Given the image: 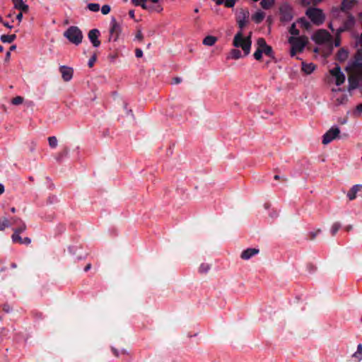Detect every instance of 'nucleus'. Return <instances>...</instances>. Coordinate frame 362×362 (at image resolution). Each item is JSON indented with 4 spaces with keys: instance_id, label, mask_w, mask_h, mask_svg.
<instances>
[{
    "instance_id": "e433bc0d",
    "label": "nucleus",
    "mask_w": 362,
    "mask_h": 362,
    "mask_svg": "<svg viewBox=\"0 0 362 362\" xmlns=\"http://www.w3.org/2000/svg\"><path fill=\"white\" fill-rule=\"evenodd\" d=\"M110 6H108V5H104L102 6V8H101V12L104 15H107L110 13Z\"/></svg>"
},
{
    "instance_id": "de8ad7c7",
    "label": "nucleus",
    "mask_w": 362,
    "mask_h": 362,
    "mask_svg": "<svg viewBox=\"0 0 362 362\" xmlns=\"http://www.w3.org/2000/svg\"><path fill=\"white\" fill-rule=\"evenodd\" d=\"M16 18L17 20L21 22L22 21V18H23V13L21 12L19 13L17 16H16Z\"/></svg>"
},
{
    "instance_id": "4468645a",
    "label": "nucleus",
    "mask_w": 362,
    "mask_h": 362,
    "mask_svg": "<svg viewBox=\"0 0 362 362\" xmlns=\"http://www.w3.org/2000/svg\"><path fill=\"white\" fill-rule=\"evenodd\" d=\"M259 252L258 249L255 248H249L244 250L241 254V258L243 259H249L253 255L257 254Z\"/></svg>"
},
{
    "instance_id": "a211bd4d",
    "label": "nucleus",
    "mask_w": 362,
    "mask_h": 362,
    "mask_svg": "<svg viewBox=\"0 0 362 362\" xmlns=\"http://www.w3.org/2000/svg\"><path fill=\"white\" fill-rule=\"evenodd\" d=\"M315 66L313 63H310V64H306L305 62L302 63V70L306 74H311L315 70Z\"/></svg>"
},
{
    "instance_id": "4be33fe9",
    "label": "nucleus",
    "mask_w": 362,
    "mask_h": 362,
    "mask_svg": "<svg viewBox=\"0 0 362 362\" xmlns=\"http://www.w3.org/2000/svg\"><path fill=\"white\" fill-rule=\"evenodd\" d=\"M352 357L357 359L358 361L362 360V344H359L357 346V351L352 355Z\"/></svg>"
},
{
    "instance_id": "13d9d810",
    "label": "nucleus",
    "mask_w": 362,
    "mask_h": 362,
    "mask_svg": "<svg viewBox=\"0 0 362 362\" xmlns=\"http://www.w3.org/2000/svg\"><path fill=\"white\" fill-rule=\"evenodd\" d=\"M4 26L8 28H11L12 26L11 25H9L8 23H4Z\"/></svg>"
},
{
    "instance_id": "79ce46f5",
    "label": "nucleus",
    "mask_w": 362,
    "mask_h": 362,
    "mask_svg": "<svg viewBox=\"0 0 362 362\" xmlns=\"http://www.w3.org/2000/svg\"><path fill=\"white\" fill-rule=\"evenodd\" d=\"M362 112V103H360L359 105H358L356 107V110H355V113H358V115H360L361 113Z\"/></svg>"
},
{
    "instance_id": "2eb2a0df",
    "label": "nucleus",
    "mask_w": 362,
    "mask_h": 362,
    "mask_svg": "<svg viewBox=\"0 0 362 362\" xmlns=\"http://www.w3.org/2000/svg\"><path fill=\"white\" fill-rule=\"evenodd\" d=\"M362 189V185H356L353 186L347 193V197L349 200H354L356 197V194L360 189Z\"/></svg>"
},
{
    "instance_id": "4c0bfd02",
    "label": "nucleus",
    "mask_w": 362,
    "mask_h": 362,
    "mask_svg": "<svg viewBox=\"0 0 362 362\" xmlns=\"http://www.w3.org/2000/svg\"><path fill=\"white\" fill-rule=\"evenodd\" d=\"M235 0H226L225 6L228 8H232L234 6Z\"/></svg>"
},
{
    "instance_id": "09e8293b",
    "label": "nucleus",
    "mask_w": 362,
    "mask_h": 362,
    "mask_svg": "<svg viewBox=\"0 0 362 362\" xmlns=\"http://www.w3.org/2000/svg\"><path fill=\"white\" fill-rule=\"evenodd\" d=\"M173 81H174L175 83H179L181 82V78L179 77H175L173 78Z\"/></svg>"
},
{
    "instance_id": "774afa93",
    "label": "nucleus",
    "mask_w": 362,
    "mask_h": 362,
    "mask_svg": "<svg viewBox=\"0 0 362 362\" xmlns=\"http://www.w3.org/2000/svg\"><path fill=\"white\" fill-rule=\"evenodd\" d=\"M11 211H12L13 213H14V212L16 211V209H15L14 207L11 208Z\"/></svg>"
},
{
    "instance_id": "052dcab7",
    "label": "nucleus",
    "mask_w": 362,
    "mask_h": 362,
    "mask_svg": "<svg viewBox=\"0 0 362 362\" xmlns=\"http://www.w3.org/2000/svg\"><path fill=\"white\" fill-rule=\"evenodd\" d=\"M156 11L158 12H160L163 11V8L161 6H158Z\"/></svg>"
},
{
    "instance_id": "37998d69",
    "label": "nucleus",
    "mask_w": 362,
    "mask_h": 362,
    "mask_svg": "<svg viewBox=\"0 0 362 362\" xmlns=\"http://www.w3.org/2000/svg\"><path fill=\"white\" fill-rule=\"evenodd\" d=\"M136 38L141 41L144 38L143 34L141 30H138L136 35Z\"/></svg>"
},
{
    "instance_id": "6e6552de",
    "label": "nucleus",
    "mask_w": 362,
    "mask_h": 362,
    "mask_svg": "<svg viewBox=\"0 0 362 362\" xmlns=\"http://www.w3.org/2000/svg\"><path fill=\"white\" fill-rule=\"evenodd\" d=\"M355 22L354 17L351 13L347 14V18L344 21L343 25L337 29L338 34L351 30L354 26Z\"/></svg>"
},
{
    "instance_id": "7ed1b4c3",
    "label": "nucleus",
    "mask_w": 362,
    "mask_h": 362,
    "mask_svg": "<svg viewBox=\"0 0 362 362\" xmlns=\"http://www.w3.org/2000/svg\"><path fill=\"white\" fill-rule=\"evenodd\" d=\"M251 36L250 35L247 37H243L242 32H238L234 37L233 46L235 47H240L243 50L245 55H247L250 52L251 47Z\"/></svg>"
},
{
    "instance_id": "f257e3e1",
    "label": "nucleus",
    "mask_w": 362,
    "mask_h": 362,
    "mask_svg": "<svg viewBox=\"0 0 362 362\" xmlns=\"http://www.w3.org/2000/svg\"><path fill=\"white\" fill-rule=\"evenodd\" d=\"M349 72V90H354L358 88L362 82V51L358 50L354 60L347 67Z\"/></svg>"
},
{
    "instance_id": "c9c22d12",
    "label": "nucleus",
    "mask_w": 362,
    "mask_h": 362,
    "mask_svg": "<svg viewBox=\"0 0 362 362\" xmlns=\"http://www.w3.org/2000/svg\"><path fill=\"white\" fill-rule=\"evenodd\" d=\"M289 32L293 35H298L299 31L296 27V23H293L290 28Z\"/></svg>"
},
{
    "instance_id": "dca6fc26",
    "label": "nucleus",
    "mask_w": 362,
    "mask_h": 362,
    "mask_svg": "<svg viewBox=\"0 0 362 362\" xmlns=\"http://www.w3.org/2000/svg\"><path fill=\"white\" fill-rule=\"evenodd\" d=\"M14 8L21 10L23 12H28V6L25 4L23 0H13Z\"/></svg>"
},
{
    "instance_id": "20e7f679",
    "label": "nucleus",
    "mask_w": 362,
    "mask_h": 362,
    "mask_svg": "<svg viewBox=\"0 0 362 362\" xmlns=\"http://www.w3.org/2000/svg\"><path fill=\"white\" fill-rule=\"evenodd\" d=\"M288 42L291 45V55L293 57L296 53L303 50L308 42V38L304 36L297 37L292 36L289 37Z\"/></svg>"
},
{
    "instance_id": "bf43d9fd",
    "label": "nucleus",
    "mask_w": 362,
    "mask_h": 362,
    "mask_svg": "<svg viewBox=\"0 0 362 362\" xmlns=\"http://www.w3.org/2000/svg\"><path fill=\"white\" fill-rule=\"evenodd\" d=\"M339 11L338 8H335L332 10V15L334 16L335 13H337Z\"/></svg>"
},
{
    "instance_id": "473e14b6",
    "label": "nucleus",
    "mask_w": 362,
    "mask_h": 362,
    "mask_svg": "<svg viewBox=\"0 0 362 362\" xmlns=\"http://www.w3.org/2000/svg\"><path fill=\"white\" fill-rule=\"evenodd\" d=\"M325 19V16L322 9L318 8V25L322 24Z\"/></svg>"
},
{
    "instance_id": "4d7b16f0",
    "label": "nucleus",
    "mask_w": 362,
    "mask_h": 362,
    "mask_svg": "<svg viewBox=\"0 0 362 362\" xmlns=\"http://www.w3.org/2000/svg\"><path fill=\"white\" fill-rule=\"evenodd\" d=\"M302 2H303L305 5H308V4H310L309 0H302Z\"/></svg>"
},
{
    "instance_id": "9d476101",
    "label": "nucleus",
    "mask_w": 362,
    "mask_h": 362,
    "mask_svg": "<svg viewBox=\"0 0 362 362\" xmlns=\"http://www.w3.org/2000/svg\"><path fill=\"white\" fill-rule=\"evenodd\" d=\"M330 73L332 75V76L335 78V83L337 86H340L342 83H344L345 81V76L341 71V69L339 66H336L334 68H333L330 71Z\"/></svg>"
},
{
    "instance_id": "69168bd1",
    "label": "nucleus",
    "mask_w": 362,
    "mask_h": 362,
    "mask_svg": "<svg viewBox=\"0 0 362 362\" xmlns=\"http://www.w3.org/2000/svg\"><path fill=\"white\" fill-rule=\"evenodd\" d=\"M10 55H11L10 52H8L6 53V58H7V59H8V58L10 57Z\"/></svg>"
},
{
    "instance_id": "e2e57ef3",
    "label": "nucleus",
    "mask_w": 362,
    "mask_h": 362,
    "mask_svg": "<svg viewBox=\"0 0 362 362\" xmlns=\"http://www.w3.org/2000/svg\"><path fill=\"white\" fill-rule=\"evenodd\" d=\"M345 98H346V97H345V96H344V97L341 99V100H339V99H337V100H338L340 103H342L343 100H344Z\"/></svg>"
},
{
    "instance_id": "680f3d73",
    "label": "nucleus",
    "mask_w": 362,
    "mask_h": 362,
    "mask_svg": "<svg viewBox=\"0 0 362 362\" xmlns=\"http://www.w3.org/2000/svg\"><path fill=\"white\" fill-rule=\"evenodd\" d=\"M312 38H313V40L317 41V35H316V34H314V35H313Z\"/></svg>"
},
{
    "instance_id": "aec40b11",
    "label": "nucleus",
    "mask_w": 362,
    "mask_h": 362,
    "mask_svg": "<svg viewBox=\"0 0 362 362\" xmlns=\"http://www.w3.org/2000/svg\"><path fill=\"white\" fill-rule=\"evenodd\" d=\"M216 37L208 35L204 38L203 44L206 46H213L216 42Z\"/></svg>"
},
{
    "instance_id": "5701e85b",
    "label": "nucleus",
    "mask_w": 362,
    "mask_h": 362,
    "mask_svg": "<svg viewBox=\"0 0 362 362\" xmlns=\"http://www.w3.org/2000/svg\"><path fill=\"white\" fill-rule=\"evenodd\" d=\"M16 35H3L1 36V40L3 42L11 43L16 39Z\"/></svg>"
},
{
    "instance_id": "a18cd8bd",
    "label": "nucleus",
    "mask_w": 362,
    "mask_h": 362,
    "mask_svg": "<svg viewBox=\"0 0 362 362\" xmlns=\"http://www.w3.org/2000/svg\"><path fill=\"white\" fill-rule=\"evenodd\" d=\"M135 54H136V57H138V58H140L143 56V52L140 49H136Z\"/></svg>"
},
{
    "instance_id": "f8f14e48",
    "label": "nucleus",
    "mask_w": 362,
    "mask_h": 362,
    "mask_svg": "<svg viewBox=\"0 0 362 362\" xmlns=\"http://www.w3.org/2000/svg\"><path fill=\"white\" fill-rule=\"evenodd\" d=\"M59 70L64 81H69L72 78L74 73L72 68L66 66H61L59 67Z\"/></svg>"
},
{
    "instance_id": "412c9836",
    "label": "nucleus",
    "mask_w": 362,
    "mask_h": 362,
    "mask_svg": "<svg viewBox=\"0 0 362 362\" xmlns=\"http://www.w3.org/2000/svg\"><path fill=\"white\" fill-rule=\"evenodd\" d=\"M265 14L264 12L259 11H257L252 16V19L256 23H261L263 19L264 18Z\"/></svg>"
},
{
    "instance_id": "58836bf2",
    "label": "nucleus",
    "mask_w": 362,
    "mask_h": 362,
    "mask_svg": "<svg viewBox=\"0 0 362 362\" xmlns=\"http://www.w3.org/2000/svg\"><path fill=\"white\" fill-rule=\"evenodd\" d=\"M200 272H202V273H205V272H207L209 269V266L208 264H202L201 266H200Z\"/></svg>"
},
{
    "instance_id": "72a5a7b5",
    "label": "nucleus",
    "mask_w": 362,
    "mask_h": 362,
    "mask_svg": "<svg viewBox=\"0 0 362 362\" xmlns=\"http://www.w3.org/2000/svg\"><path fill=\"white\" fill-rule=\"evenodd\" d=\"M88 8L90 11L96 12L99 11L100 6L98 4H89Z\"/></svg>"
},
{
    "instance_id": "2f4dec72",
    "label": "nucleus",
    "mask_w": 362,
    "mask_h": 362,
    "mask_svg": "<svg viewBox=\"0 0 362 362\" xmlns=\"http://www.w3.org/2000/svg\"><path fill=\"white\" fill-rule=\"evenodd\" d=\"M23 98L21 96H16L11 100V103L14 105H18L23 103Z\"/></svg>"
},
{
    "instance_id": "8fccbe9b",
    "label": "nucleus",
    "mask_w": 362,
    "mask_h": 362,
    "mask_svg": "<svg viewBox=\"0 0 362 362\" xmlns=\"http://www.w3.org/2000/svg\"><path fill=\"white\" fill-rule=\"evenodd\" d=\"M129 14L132 18H134V11L133 10L129 11Z\"/></svg>"
},
{
    "instance_id": "3c124183",
    "label": "nucleus",
    "mask_w": 362,
    "mask_h": 362,
    "mask_svg": "<svg viewBox=\"0 0 362 362\" xmlns=\"http://www.w3.org/2000/svg\"><path fill=\"white\" fill-rule=\"evenodd\" d=\"M4 192V187L2 184H0V194H2Z\"/></svg>"
},
{
    "instance_id": "39448f33",
    "label": "nucleus",
    "mask_w": 362,
    "mask_h": 362,
    "mask_svg": "<svg viewBox=\"0 0 362 362\" xmlns=\"http://www.w3.org/2000/svg\"><path fill=\"white\" fill-rule=\"evenodd\" d=\"M64 36L73 44L79 45L83 40V34L76 26H71L64 33Z\"/></svg>"
},
{
    "instance_id": "c756f323",
    "label": "nucleus",
    "mask_w": 362,
    "mask_h": 362,
    "mask_svg": "<svg viewBox=\"0 0 362 362\" xmlns=\"http://www.w3.org/2000/svg\"><path fill=\"white\" fill-rule=\"evenodd\" d=\"M11 238H12L13 242L19 243L21 244H23V239L20 236V233L14 232L11 236Z\"/></svg>"
},
{
    "instance_id": "ddd939ff",
    "label": "nucleus",
    "mask_w": 362,
    "mask_h": 362,
    "mask_svg": "<svg viewBox=\"0 0 362 362\" xmlns=\"http://www.w3.org/2000/svg\"><path fill=\"white\" fill-rule=\"evenodd\" d=\"M100 35V32L98 29L90 30L88 33V38L90 42L93 43V45L95 47H99L100 45V42L98 40V37Z\"/></svg>"
},
{
    "instance_id": "f3484780",
    "label": "nucleus",
    "mask_w": 362,
    "mask_h": 362,
    "mask_svg": "<svg viewBox=\"0 0 362 362\" xmlns=\"http://www.w3.org/2000/svg\"><path fill=\"white\" fill-rule=\"evenodd\" d=\"M306 16L311 20L314 24H317V9L309 8L306 11Z\"/></svg>"
},
{
    "instance_id": "f03ea898",
    "label": "nucleus",
    "mask_w": 362,
    "mask_h": 362,
    "mask_svg": "<svg viewBox=\"0 0 362 362\" xmlns=\"http://www.w3.org/2000/svg\"><path fill=\"white\" fill-rule=\"evenodd\" d=\"M340 34H338V31L337 32V36L334 40V43H333V37L332 36L324 29L318 30V53L320 52V46L324 45L326 46L327 49V54L332 52L334 45L335 47H339L340 45L341 40L339 37Z\"/></svg>"
},
{
    "instance_id": "1a4fd4ad",
    "label": "nucleus",
    "mask_w": 362,
    "mask_h": 362,
    "mask_svg": "<svg viewBox=\"0 0 362 362\" xmlns=\"http://www.w3.org/2000/svg\"><path fill=\"white\" fill-rule=\"evenodd\" d=\"M257 47L266 55L273 57V51L271 46L267 45L264 38L259 37L257 40Z\"/></svg>"
},
{
    "instance_id": "6ab92c4d",
    "label": "nucleus",
    "mask_w": 362,
    "mask_h": 362,
    "mask_svg": "<svg viewBox=\"0 0 362 362\" xmlns=\"http://www.w3.org/2000/svg\"><path fill=\"white\" fill-rule=\"evenodd\" d=\"M348 52L345 49L341 48L338 51L337 58L339 62H344L348 58Z\"/></svg>"
},
{
    "instance_id": "603ef678",
    "label": "nucleus",
    "mask_w": 362,
    "mask_h": 362,
    "mask_svg": "<svg viewBox=\"0 0 362 362\" xmlns=\"http://www.w3.org/2000/svg\"><path fill=\"white\" fill-rule=\"evenodd\" d=\"M352 228H353V226L351 225H349V226H346L345 230L349 232L351 230H352Z\"/></svg>"
},
{
    "instance_id": "338daca9",
    "label": "nucleus",
    "mask_w": 362,
    "mask_h": 362,
    "mask_svg": "<svg viewBox=\"0 0 362 362\" xmlns=\"http://www.w3.org/2000/svg\"><path fill=\"white\" fill-rule=\"evenodd\" d=\"M16 49V45H12V46L11 47V50H13V49Z\"/></svg>"
},
{
    "instance_id": "bb28decb",
    "label": "nucleus",
    "mask_w": 362,
    "mask_h": 362,
    "mask_svg": "<svg viewBox=\"0 0 362 362\" xmlns=\"http://www.w3.org/2000/svg\"><path fill=\"white\" fill-rule=\"evenodd\" d=\"M341 223H339V222H336L334 223L332 226V228H331V233H332V235H335L336 233L338 232V230L340 229L341 228Z\"/></svg>"
},
{
    "instance_id": "393cba45",
    "label": "nucleus",
    "mask_w": 362,
    "mask_h": 362,
    "mask_svg": "<svg viewBox=\"0 0 362 362\" xmlns=\"http://www.w3.org/2000/svg\"><path fill=\"white\" fill-rule=\"evenodd\" d=\"M11 226L10 221L4 218L2 221H0V231L5 230L6 228H9Z\"/></svg>"
},
{
    "instance_id": "9b49d317",
    "label": "nucleus",
    "mask_w": 362,
    "mask_h": 362,
    "mask_svg": "<svg viewBox=\"0 0 362 362\" xmlns=\"http://www.w3.org/2000/svg\"><path fill=\"white\" fill-rule=\"evenodd\" d=\"M358 4L357 0H342L339 10L346 14Z\"/></svg>"
},
{
    "instance_id": "a878e982",
    "label": "nucleus",
    "mask_w": 362,
    "mask_h": 362,
    "mask_svg": "<svg viewBox=\"0 0 362 362\" xmlns=\"http://www.w3.org/2000/svg\"><path fill=\"white\" fill-rule=\"evenodd\" d=\"M298 23L300 25L302 28L307 30H308L311 27L310 23L303 18H300L298 21Z\"/></svg>"
},
{
    "instance_id": "c03bdc74",
    "label": "nucleus",
    "mask_w": 362,
    "mask_h": 362,
    "mask_svg": "<svg viewBox=\"0 0 362 362\" xmlns=\"http://www.w3.org/2000/svg\"><path fill=\"white\" fill-rule=\"evenodd\" d=\"M95 60H96V57H95V56H93V57L90 59V60H89V62H88V66H89L90 67H92V66H93V64H94V63H95Z\"/></svg>"
},
{
    "instance_id": "ea45409f",
    "label": "nucleus",
    "mask_w": 362,
    "mask_h": 362,
    "mask_svg": "<svg viewBox=\"0 0 362 362\" xmlns=\"http://www.w3.org/2000/svg\"><path fill=\"white\" fill-rule=\"evenodd\" d=\"M26 229V225L23 223L19 228L14 229V232L21 233Z\"/></svg>"
},
{
    "instance_id": "0eeeda50",
    "label": "nucleus",
    "mask_w": 362,
    "mask_h": 362,
    "mask_svg": "<svg viewBox=\"0 0 362 362\" xmlns=\"http://www.w3.org/2000/svg\"><path fill=\"white\" fill-rule=\"evenodd\" d=\"M340 130L337 127H332L322 136V144H328L335 139L339 134Z\"/></svg>"
},
{
    "instance_id": "423d86ee",
    "label": "nucleus",
    "mask_w": 362,
    "mask_h": 362,
    "mask_svg": "<svg viewBox=\"0 0 362 362\" xmlns=\"http://www.w3.org/2000/svg\"><path fill=\"white\" fill-rule=\"evenodd\" d=\"M122 29L120 25L117 22L115 18L111 20L110 28L109 41H117L121 33Z\"/></svg>"
},
{
    "instance_id": "c85d7f7f",
    "label": "nucleus",
    "mask_w": 362,
    "mask_h": 362,
    "mask_svg": "<svg viewBox=\"0 0 362 362\" xmlns=\"http://www.w3.org/2000/svg\"><path fill=\"white\" fill-rule=\"evenodd\" d=\"M230 57L235 59L240 58L241 53L238 49H233L230 52Z\"/></svg>"
},
{
    "instance_id": "6e6d98bb",
    "label": "nucleus",
    "mask_w": 362,
    "mask_h": 362,
    "mask_svg": "<svg viewBox=\"0 0 362 362\" xmlns=\"http://www.w3.org/2000/svg\"><path fill=\"white\" fill-rule=\"evenodd\" d=\"M358 42H359V44L361 45V47H362V33L360 35Z\"/></svg>"
},
{
    "instance_id": "864d4df0",
    "label": "nucleus",
    "mask_w": 362,
    "mask_h": 362,
    "mask_svg": "<svg viewBox=\"0 0 362 362\" xmlns=\"http://www.w3.org/2000/svg\"><path fill=\"white\" fill-rule=\"evenodd\" d=\"M91 268V264H88L86 265V267H85V271L87 272Z\"/></svg>"
},
{
    "instance_id": "49530a36",
    "label": "nucleus",
    "mask_w": 362,
    "mask_h": 362,
    "mask_svg": "<svg viewBox=\"0 0 362 362\" xmlns=\"http://www.w3.org/2000/svg\"><path fill=\"white\" fill-rule=\"evenodd\" d=\"M31 243V240L29 238H25L23 239V244L29 245Z\"/></svg>"
},
{
    "instance_id": "f704fd0d",
    "label": "nucleus",
    "mask_w": 362,
    "mask_h": 362,
    "mask_svg": "<svg viewBox=\"0 0 362 362\" xmlns=\"http://www.w3.org/2000/svg\"><path fill=\"white\" fill-rule=\"evenodd\" d=\"M263 52L262 50L259 49V48H257V50L254 53V57L255 59L259 61L262 59Z\"/></svg>"
},
{
    "instance_id": "7c9ffc66",
    "label": "nucleus",
    "mask_w": 362,
    "mask_h": 362,
    "mask_svg": "<svg viewBox=\"0 0 362 362\" xmlns=\"http://www.w3.org/2000/svg\"><path fill=\"white\" fill-rule=\"evenodd\" d=\"M49 145L51 148H55L57 146L58 141L56 136H50L48 138Z\"/></svg>"
},
{
    "instance_id": "a19ab883",
    "label": "nucleus",
    "mask_w": 362,
    "mask_h": 362,
    "mask_svg": "<svg viewBox=\"0 0 362 362\" xmlns=\"http://www.w3.org/2000/svg\"><path fill=\"white\" fill-rule=\"evenodd\" d=\"M238 23L239 27L242 29L245 26L247 21L244 18L242 20H239Z\"/></svg>"
},
{
    "instance_id": "5fc2aeb1",
    "label": "nucleus",
    "mask_w": 362,
    "mask_h": 362,
    "mask_svg": "<svg viewBox=\"0 0 362 362\" xmlns=\"http://www.w3.org/2000/svg\"><path fill=\"white\" fill-rule=\"evenodd\" d=\"M112 350H113V352H114V354H115V356L116 357H118V356H119V352H118V351H117V350H116V349H113Z\"/></svg>"
},
{
    "instance_id": "0e129e2a",
    "label": "nucleus",
    "mask_w": 362,
    "mask_h": 362,
    "mask_svg": "<svg viewBox=\"0 0 362 362\" xmlns=\"http://www.w3.org/2000/svg\"><path fill=\"white\" fill-rule=\"evenodd\" d=\"M329 28L332 31H334V28H332V23H330L329 24Z\"/></svg>"
},
{
    "instance_id": "cd10ccee",
    "label": "nucleus",
    "mask_w": 362,
    "mask_h": 362,
    "mask_svg": "<svg viewBox=\"0 0 362 362\" xmlns=\"http://www.w3.org/2000/svg\"><path fill=\"white\" fill-rule=\"evenodd\" d=\"M146 0H132V2L135 6H140L144 9H147V6L146 4Z\"/></svg>"
},
{
    "instance_id": "b1692460",
    "label": "nucleus",
    "mask_w": 362,
    "mask_h": 362,
    "mask_svg": "<svg viewBox=\"0 0 362 362\" xmlns=\"http://www.w3.org/2000/svg\"><path fill=\"white\" fill-rule=\"evenodd\" d=\"M260 4L263 8L269 9L273 6L274 0H262Z\"/></svg>"
}]
</instances>
